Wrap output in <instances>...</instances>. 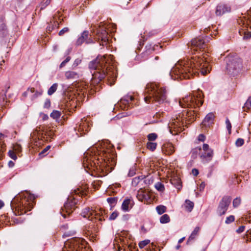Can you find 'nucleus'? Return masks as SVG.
I'll return each instance as SVG.
<instances>
[{
  "label": "nucleus",
  "instance_id": "1",
  "mask_svg": "<svg viewBox=\"0 0 251 251\" xmlns=\"http://www.w3.org/2000/svg\"><path fill=\"white\" fill-rule=\"evenodd\" d=\"M202 56H196L187 60H180L172 69L170 75L172 78L189 79L198 74L199 71L202 75L210 72L211 67L209 64L207 54L202 53Z\"/></svg>",
  "mask_w": 251,
  "mask_h": 251
},
{
  "label": "nucleus",
  "instance_id": "2",
  "mask_svg": "<svg viewBox=\"0 0 251 251\" xmlns=\"http://www.w3.org/2000/svg\"><path fill=\"white\" fill-rule=\"evenodd\" d=\"M106 63L105 56H103L98 57L89 63V67L92 75L91 84H97L106 77L108 80L114 79L116 77V71L111 67H106Z\"/></svg>",
  "mask_w": 251,
  "mask_h": 251
},
{
  "label": "nucleus",
  "instance_id": "3",
  "mask_svg": "<svg viewBox=\"0 0 251 251\" xmlns=\"http://www.w3.org/2000/svg\"><path fill=\"white\" fill-rule=\"evenodd\" d=\"M145 97L146 102H155L159 104L166 101L167 91L166 88L155 83H148L146 87Z\"/></svg>",
  "mask_w": 251,
  "mask_h": 251
},
{
  "label": "nucleus",
  "instance_id": "4",
  "mask_svg": "<svg viewBox=\"0 0 251 251\" xmlns=\"http://www.w3.org/2000/svg\"><path fill=\"white\" fill-rule=\"evenodd\" d=\"M11 209L16 215H23L33 208V201L30 200L26 196L23 195L16 196L11 201Z\"/></svg>",
  "mask_w": 251,
  "mask_h": 251
},
{
  "label": "nucleus",
  "instance_id": "5",
  "mask_svg": "<svg viewBox=\"0 0 251 251\" xmlns=\"http://www.w3.org/2000/svg\"><path fill=\"white\" fill-rule=\"evenodd\" d=\"M87 195V191L82 188L75 189L72 192L71 195L67 199L64 207L61 208V214L64 218H66L67 215H70L75 209V205L77 202V197H82Z\"/></svg>",
  "mask_w": 251,
  "mask_h": 251
},
{
  "label": "nucleus",
  "instance_id": "6",
  "mask_svg": "<svg viewBox=\"0 0 251 251\" xmlns=\"http://www.w3.org/2000/svg\"><path fill=\"white\" fill-rule=\"evenodd\" d=\"M95 150V148L89 149L84 153L83 166L85 171L89 173L98 169V166H100L99 163H101Z\"/></svg>",
  "mask_w": 251,
  "mask_h": 251
},
{
  "label": "nucleus",
  "instance_id": "7",
  "mask_svg": "<svg viewBox=\"0 0 251 251\" xmlns=\"http://www.w3.org/2000/svg\"><path fill=\"white\" fill-rule=\"evenodd\" d=\"M203 95L201 91H198L193 95H189L180 99L179 105L182 108H196L203 104Z\"/></svg>",
  "mask_w": 251,
  "mask_h": 251
},
{
  "label": "nucleus",
  "instance_id": "8",
  "mask_svg": "<svg viewBox=\"0 0 251 251\" xmlns=\"http://www.w3.org/2000/svg\"><path fill=\"white\" fill-rule=\"evenodd\" d=\"M86 242L82 238H72L64 243L62 251H86Z\"/></svg>",
  "mask_w": 251,
  "mask_h": 251
},
{
  "label": "nucleus",
  "instance_id": "9",
  "mask_svg": "<svg viewBox=\"0 0 251 251\" xmlns=\"http://www.w3.org/2000/svg\"><path fill=\"white\" fill-rule=\"evenodd\" d=\"M237 23L242 28L239 30V33L241 36H243L244 39H249L251 37V32L247 31L246 28L249 26L251 28V9L250 10L247 17L243 16L237 20Z\"/></svg>",
  "mask_w": 251,
  "mask_h": 251
},
{
  "label": "nucleus",
  "instance_id": "10",
  "mask_svg": "<svg viewBox=\"0 0 251 251\" xmlns=\"http://www.w3.org/2000/svg\"><path fill=\"white\" fill-rule=\"evenodd\" d=\"M103 213V210L101 208L93 210L88 207L83 209L81 214L83 217L88 218L89 220L96 222L97 219L100 222L104 220Z\"/></svg>",
  "mask_w": 251,
  "mask_h": 251
},
{
  "label": "nucleus",
  "instance_id": "11",
  "mask_svg": "<svg viewBox=\"0 0 251 251\" xmlns=\"http://www.w3.org/2000/svg\"><path fill=\"white\" fill-rule=\"evenodd\" d=\"M226 69L230 75H234L237 72H234V71L239 69L241 65V60L237 56L231 55L227 56L226 58Z\"/></svg>",
  "mask_w": 251,
  "mask_h": 251
},
{
  "label": "nucleus",
  "instance_id": "12",
  "mask_svg": "<svg viewBox=\"0 0 251 251\" xmlns=\"http://www.w3.org/2000/svg\"><path fill=\"white\" fill-rule=\"evenodd\" d=\"M131 238V235L126 231L121 232L118 236H116L115 240L118 244V251H121L122 249L121 245L122 247L125 245L127 246L130 244Z\"/></svg>",
  "mask_w": 251,
  "mask_h": 251
},
{
  "label": "nucleus",
  "instance_id": "13",
  "mask_svg": "<svg viewBox=\"0 0 251 251\" xmlns=\"http://www.w3.org/2000/svg\"><path fill=\"white\" fill-rule=\"evenodd\" d=\"M183 124L181 118L177 117L176 119H172L171 122L169 124V128H170V132L173 135H176L178 133L181 132L184 129Z\"/></svg>",
  "mask_w": 251,
  "mask_h": 251
},
{
  "label": "nucleus",
  "instance_id": "14",
  "mask_svg": "<svg viewBox=\"0 0 251 251\" xmlns=\"http://www.w3.org/2000/svg\"><path fill=\"white\" fill-rule=\"evenodd\" d=\"M231 198L229 196L224 197L219 203L217 212L219 216L224 215L231 202Z\"/></svg>",
  "mask_w": 251,
  "mask_h": 251
},
{
  "label": "nucleus",
  "instance_id": "15",
  "mask_svg": "<svg viewBox=\"0 0 251 251\" xmlns=\"http://www.w3.org/2000/svg\"><path fill=\"white\" fill-rule=\"evenodd\" d=\"M189 47H191V49L194 51H198V50L200 51H203V50L206 48V45L203 39L195 38L191 41L190 43L188 44Z\"/></svg>",
  "mask_w": 251,
  "mask_h": 251
},
{
  "label": "nucleus",
  "instance_id": "16",
  "mask_svg": "<svg viewBox=\"0 0 251 251\" xmlns=\"http://www.w3.org/2000/svg\"><path fill=\"white\" fill-rule=\"evenodd\" d=\"M133 100L134 98L133 96H126L121 99L120 101L115 105V106L116 108L120 107L122 110H127L132 106L131 102Z\"/></svg>",
  "mask_w": 251,
  "mask_h": 251
},
{
  "label": "nucleus",
  "instance_id": "17",
  "mask_svg": "<svg viewBox=\"0 0 251 251\" xmlns=\"http://www.w3.org/2000/svg\"><path fill=\"white\" fill-rule=\"evenodd\" d=\"M108 33L106 30V28L104 27H99L96 31V38L100 41V46H105L107 44L108 41Z\"/></svg>",
  "mask_w": 251,
  "mask_h": 251
},
{
  "label": "nucleus",
  "instance_id": "18",
  "mask_svg": "<svg viewBox=\"0 0 251 251\" xmlns=\"http://www.w3.org/2000/svg\"><path fill=\"white\" fill-rule=\"evenodd\" d=\"M202 149L204 152L201 155L200 157L203 163H206L212 159L213 155V151L209 149L207 144L203 145Z\"/></svg>",
  "mask_w": 251,
  "mask_h": 251
},
{
  "label": "nucleus",
  "instance_id": "19",
  "mask_svg": "<svg viewBox=\"0 0 251 251\" xmlns=\"http://www.w3.org/2000/svg\"><path fill=\"white\" fill-rule=\"evenodd\" d=\"M43 134H41L39 132V130L37 128L34 130L33 132L30 134V144L31 146H40L41 144L40 142V140L42 137Z\"/></svg>",
  "mask_w": 251,
  "mask_h": 251
},
{
  "label": "nucleus",
  "instance_id": "20",
  "mask_svg": "<svg viewBox=\"0 0 251 251\" xmlns=\"http://www.w3.org/2000/svg\"><path fill=\"white\" fill-rule=\"evenodd\" d=\"M230 7L226 4H219L217 7L215 14L217 16H221L223 14L230 11Z\"/></svg>",
  "mask_w": 251,
  "mask_h": 251
},
{
  "label": "nucleus",
  "instance_id": "21",
  "mask_svg": "<svg viewBox=\"0 0 251 251\" xmlns=\"http://www.w3.org/2000/svg\"><path fill=\"white\" fill-rule=\"evenodd\" d=\"M96 231L97 228H96L95 225L93 224H90L89 225H86L84 228V232H85V234L87 236H91L93 238L95 237Z\"/></svg>",
  "mask_w": 251,
  "mask_h": 251
},
{
  "label": "nucleus",
  "instance_id": "22",
  "mask_svg": "<svg viewBox=\"0 0 251 251\" xmlns=\"http://www.w3.org/2000/svg\"><path fill=\"white\" fill-rule=\"evenodd\" d=\"M162 151L167 154H171L175 151V149L172 144L166 143L163 145Z\"/></svg>",
  "mask_w": 251,
  "mask_h": 251
},
{
  "label": "nucleus",
  "instance_id": "23",
  "mask_svg": "<svg viewBox=\"0 0 251 251\" xmlns=\"http://www.w3.org/2000/svg\"><path fill=\"white\" fill-rule=\"evenodd\" d=\"M214 115L212 113H208L202 122V125L205 126H209L213 122Z\"/></svg>",
  "mask_w": 251,
  "mask_h": 251
},
{
  "label": "nucleus",
  "instance_id": "24",
  "mask_svg": "<svg viewBox=\"0 0 251 251\" xmlns=\"http://www.w3.org/2000/svg\"><path fill=\"white\" fill-rule=\"evenodd\" d=\"M171 183L174 185L177 189H180L181 187V182L179 177L177 176L173 177L171 179Z\"/></svg>",
  "mask_w": 251,
  "mask_h": 251
},
{
  "label": "nucleus",
  "instance_id": "25",
  "mask_svg": "<svg viewBox=\"0 0 251 251\" xmlns=\"http://www.w3.org/2000/svg\"><path fill=\"white\" fill-rule=\"evenodd\" d=\"M65 75L68 79H75L79 77V75L74 71H67L65 73Z\"/></svg>",
  "mask_w": 251,
  "mask_h": 251
},
{
  "label": "nucleus",
  "instance_id": "26",
  "mask_svg": "<svg viewBox=\"0 0 251 251\" xmlns=\"http://www.w3.org/2000/svg\"><path fill=\"white\" fill-rule=\"evenodd\" d=\"M148 197V193L144 192L142 189H140L137 194V198L140 201H143L144 200L147 199Z\"/></svg>",
  "mask_w": 251,
  "mask_h": 251
},
{
  "label": "nucleus",
  "instance_id": "27",
  "mask_svg": "<svg viewBox=\"0 0 251 251\" xmlns=\"http://www.w3.org/2000/svg\"><path fill=\"white\" fill-rule=\"evenodd\" d=\"M132 207V204L129 199L124 200L122 205V208L125 211H127Z\"/></svg>",
  "mask_w": 251,
  "mask_h": 251
},
{
  "label": "nucleus",
  "instance_id": "28",
  "mask_svg": "<svg viewBox=\"0 0 251 251\" xmlns=\"http://www.w3.org/2000/svg\"><path fill=\"white\" fill-rule=\"evenodd\" d=\"M200 228L199 227L197 226L195 227L193 231L192 232L191 234L189 236V237L188 239L187 240V244L189 242H190L191 240H194L196 237L198 235L199 231H200Z\"/></svg>",
  "mask_w": 251,
  "mask_h": 251
},
{
  "label": "nucleus",
  "instance_id": "29",
  "mask_svg": "<svg viewBox=\"0 0 251 251\" xmlns=\"http://www.w3.org/2000/svg\"><path fill=\"white\" fill-rule=\"evenodd\" d=\"M77 91L78 92V95H82L84 96L87 94V88L86 86H83V83H82L80 85L78 86Z\"/></svg>",
  "mask_w": 251,
  "mask_h": 251
},
{
  "label": "nucleus",
  "instance_id": "30",
  "mask_svg": "<svg viewBox=\"0 0 251 251\" xmlns=\"http://www.w3.org/2000/svg\"><path fill=\"white\" fill-rule=\"evenodd\" d=\"M7 102V100L5 92H2L0 94V104L2 106H5Z\"/></svg>",
  "mask_w": 251,
  "mask_h": 251
},
{
  "label": "nucleus",
  "instance_id": "31",
  "mask_svg": "<svg viewBox=\"0 0 251 251\" xmlns=\"http://www.w3.org/2000/svg\"><path fill=\"white\" fill-rule=\"evenodd\" d=\"M194 203L189 200H186L185 203V209L188 212H191L194 207Z\"/></svg>",
  "mask_w": 251,
  "mask_h": 251
},
{
  "label": "nucleus",
  "instance_id": "32",
  "mask_svg": "<svg viewBox=\"0 0 251 251\" xmlns=\"http://www.w3.org/2000/svg\"><path fill=\"white\" fill-rule=\"evenodd\" d=\"M144 177L143 176H139L135 177L132 179V185L134 187L137 186L140 182L144 179Z\"/></svg>",
  "mask_w": 251,
  "mask_h": 251
},
{
  "label": "nucleus",
  "instance_id": "33",
  "mask_svg": "<svg viewBox=\"0 0 251 251\" xmlns=\"http://www.w3.org/2000/svg\"><path fill=\"white\" fill-rule=\"evenodd\" d=\"M58 25L57 22H53V23L51 22L50 25H49L47 27V32L50 33L54 28L57 27Z\"/></svg>",
  "mask_w": 251,
  "mask_h": 251
},
{
  "label": "nucleus",
  "instance_id": "34",
  "mask_svg": "<svg viewBox=\"0 0 251 251\" xmlns=\"http://www.w3.org/2000/svg\"><path fill=\"white\" fill-rule=\"evenodd\" d=\"M61 115V112L54 110L50 113V116L53 119H58L60 117Z\"/></svg>",
  "mask_w": 251,
  "mask_h": 251
},
{
  "label": "nucleus",
  "instance_id": "35",
  "mask_svg": "<svg viewBox=\"0 0 251 251\" xmlns=\"http://www.w3.org/2000/svg\"><path fill=\"white\" fill-rule=\"evenodd\" d=\"M13 151L16 152L17 154H19L22 152V148L21 145L16 143L13 146Z\"/></svg>",
  "mask_w": 251,
  "mask_h": 251
},
{
  "label": "nucleus",
  "instance_id": "36",
  "mask_svg": "<svg viewBox=\"0 0 251 251\" xmlns=\"http://www.w3.org/2000/svg\"><path fill=\"white\" fill-rule=\"evenodd\" d=\"M58 85L57 83H54L48 90V94L49 95H52L57 90Z\"/></svg>",
  "mask_w": 251,
  "mask_h": 251
},
{
  "label": "nucleus",
  "instance_id": "37",
  "mask_svg": "<svg viewBox=\"0 0 251 251\" xmlns=\"http://www.w3.org/2000/svg\"><path fill=\"white\" fill-rule=\"evenodd\" d=\"M157 146V144L156 143L149 142L147 144V148L148 149L151 151H154Z\"/></svg>",
  "mask_w": 251,
  "mask_h": 251
},
{
  "label": "nucleus",
  "instance_id": "38",
  "mask_svg": "<svg viewBox=\"0 0 251 251\" xmlns=\"http://www.w3.org/2000/svg\"><path fill=\"white\" fill-rule=\"evenodd\" d=\"M243 108L244 111H247L251 109V96L246 101Z\"/></svg>",
  "mask_w": 251,
  "mask_h": 251
},
{
  "label": "nucleus",
  "instance_id": "39",
  "mask_svg": "<svg viewBox=\"0 0 251 251\" xmlns=\"http://www.w3.org/2000/svg\"><path fill=\"white\" fill-rule=\"evenodd\" d=\"M169 221L170 217L167 214H164L160 217V222L161 223L165 224L168 223Z\"/></svg>",
  "mask_w": 251,
  "mask_h": 251
},
{
  "label": "nucleus",
  "instance_id": "40",
  "mask_svg": "<svg viewBox=\"0 0 251 251\" xmlns=\"http://www.w3.org/2000/svg\"><path fill=\"white\" fill-rule=\"evenodd\" d=\"M154 187L158 191L160 192H163L165 189L164 185L160 182L156 183L154 185Z\"/></svg>",
  "mask_w": 251,
  "mask_h": 251
},
{
  "label": "nucleus",
  "instance_id": "41",
  "mask_svg": "<svg viewBox=\"0 0 251 251\" xmlns=\"http://www.w3.org/2000/svg\"><path fill=\"white\" fill-rule=\"evenodd\" d=\"M166 207L163 205H159L156 208L157 212L160 215L164 213L166 211Z\"/></svg>",
  "mask_w": 251,
  "mask_h": 251
},
{
  "label": "nucleus",
  "instance_id": "42",
  "mask_svg": "<svg viewBox=\"0 0 251 251\" xmlns=\"http://www.w3.org/2000/svg\"><path fill=\"white\" fill-rule=\"evenodd\" d=\"M147 138L150 141H153L157 138V135L155 133H150L147 136Z\"/></svg>",
  "mask_w": 251,
  "mask_h": 251
},
{
  "label": "nucleus",
  "instance_id": "43",
  "mask_svg": "<svg viewBox=\"0 0 251 251\" xmlns=\"http://www.w3.org/2000/svg\"><path fill=\"white\" fill-rule=\"evenodd\" d=\"M16 153H17L13 150H10L8 151V155L9 157L14 160H16L17 159Z\"/></svg>",
  "mask_w": 251,
  "mask_h": 251
},
{
  "label": "nucleus",
  "instance_id": "44",
  "mask_svg": "<svg viewBox=\"0 0 251 251\" xmlns=\"http://www.w3.org/2000/svg\"><path fill=\"white\" fill-rule=\"evenodd\" d=\"M187 114L188 116L190 117L189 119L190 121H193L196 118V113L194 111H190L187 113Z\"/></svg>",
  "mask_w": 251,
  "mask_h": 251
},
{
  "label": "nucleus",
  "instance_id": "45",
  "mask_svg": "<svg viewBox=\"0 0 251 251\" xmlns=\"http://www.w3.org/2000/svg\"><path fill=\"white\" fill-rule=\"evenodd\" d=\"M35 92V89L33 88H28L26 91L23 94V96L26 97L27 95L30 94H33Z\"/></svg>",
  "mask_w": 251,
  "mask_h": 251
},
{
  "label": "nucleus",
  "instance_id": "46",
  "mask_svg": "<svg viewBox=\"0 0 251 251\" xmlns=\"http://www.w3.org/2000/svg\"><path fill=\"white\" fill-rule=\"evenodd\" d=\"M117 198L114 197L108 198L107 199V202L111 205H114L115 204H116L117 202Z\"/></svg>",
  "mask_w": 251,
  "mask_h": 251
},
{
  "label": "nucleus",
  "instance_id": "47",
  "mask_svg": "<svg viewBox=\"0 0 251 251\" xmlns=\"http://www.w3.org/2000/svg\"><path fill=\"white\" fill-rule=\"evenodd\" d=\"M70 31L69 28L68 27H64L62 29H61L58 33V35L59 36H63L65 33L69 32Z\"/></svg>",
  "mask_w": 251,
  "mask_h": 251
},
{
  "label": "nucleus",
  "instance_id": "48",
  "mask_svg": "<svg viewBox=\"0 0 251 251\" xmlns=\"http://www.w3.org/2000/svg\"><path fill=\"white\" fill-rule=\"evenodd\" d=\"M4 137V135L2 133H0V151H3L4 150V144L1 142Z\"/></svg>",
  "mask_w": 251,
  "mask_h": 251
},
{
  "label": "nucleus",
  "instance_id": "49",
  "mask_svg": "<svg viewBox=\"0 0 251 251\" xmlns=\"http://www.w3.org/2000/svg\"><path fill=\"white\" fill-rule=\"evenodd\" d=\"M150 241L149 240H145L142 241H141L139 243V246L140 248H144L147 245H148L150 243Z\"/></svg>",
  "mask_w": 251,
  "mask_h": 251
},
{
  "label": "nucleus",
  "instance_id": "50",
  "mask_svg": "<svg viewBox=\"0 0 251 251\" xmlns=\"http://www.w3.org/2000/svg\"><path fill=\"white\" fill-rule=\"evenodd\" d=\"M241 203V199L237 198L235 199L233 201V206L234 207H238Z\"/></svg>",
  "mask_w": 251,
  "mask_h": 251
},
{
  "label": "nucleus",
  "instance_id": "51",
  "mask_svg": "<svg viewBox=\"0 0 251 251\" xmlns=\"http://www.w3.org/2000/svg\"><path fill=\"white\" fill-rule=\"evenodd\" d=\"M234 220H235L234 216L233 215H230L226 218L225 223L226 224H229L233 222L234 221Z\"/></svg>",
  "mask_w": 251,
  "mask_h": 251
},
{
  "label": "nucleus",
  "instance_id": "52",
  "mask_svg": "<svg viewBox=\"0 0 251 251\" xmlns=\"http://www.w3.org/2000/svg\"><path fill=\"white\" fill-rule=\"evenodd\" d=\"M244 143V141L243 139L241 138H238L235 142L236 146L237 147H241L242 146Z\"/></svg>",
  "mask_w": 251,
  "mask_h": 251
},
{
  "label": "nucleus",
  "instance_id": "53",
  "mask_svg": "<svg viewBox=\"0 0 251 251\" xmlns=\"http://www.w3.org/2000/svg\"><path fill=\"white\" fill-rule=\"evenodd\" d=\"M201 151V148H196V149H195L193 150L192 151V156L194 158L196 157V156H197L198 152V151Z\"/></svg>",
  "mask_w": 251,
  "mask_h": 251
},
{
  "label": "nucleus",
  "instance_id": "54",
  "mask_svg": "<svg viewBox=\"0 0 251 251\" xmlns=\"http://www.w3.org/2000/svg\"><path fill=\"white\" fill-rule=\"evenodd\" d=\"M71 59L70 56H67L66 58L60 64V68H62L66 65V64Z\"/></svg>",
  "mask_w": 251,
  "mask_h": 251
},
{
  "label": "nucleus",
  "instance_id": "55",
  "mask_svg": "<svg viewBox=\"0 0 251 251\" xmlns=\"http://www.w3.org/2000/svg\"><path fill=\"white\" fill-rule=\"evenodd\" d=\"M89 35V32L88 31H84L82 33L81 37L85 41H86V40L88 38Z\"/></svg>",
  "mask_w": 251,
  "mask_h": 251
},
{
  "label": "nucleus",
  "instance_id": "56",
  "mask_svg": "<svg viewBox=\"0 0 251 251\" xmlns=\"http://www.w3.org/2000/svg\"><path fill=\"white\" fill-rule=\"evenodd\" d=\"M33 93H34V94L31 97L32 100L35 99L38 96H41L42 94V92H38V91H36V92L35 91V92Z\"/></svg>",
  "mask_w": 251,
  "mask_h": 251
},
{
  "label": "nucleus",
  "instance_id": "57",
  "mask_svg": "<svg viewBox=\"0 0 251 251\" xmlns=\"http://www.w3.org/2000/svg\"><path fill=\"white\" fill-rule=\"evenodd\" d=\"M50 106V101L49 99H46L44 104V108H49Z\"/></svg>",
  "mask_w": 251,
  "mask_h": 251
},
{
  "label": "nucleus",
  "instance_id": "58",
  "mask_svg": "<svg viewBox=\"0 0 251 251\" xmlns=\"http://www.w3.org/2000/svg\"><path fill=\"white\" fill-rule=\"evenodd\" d=\"M118 216V213L116 212H113L109 217L110 220H115Z\"/></svg>",
  "mask_w": 251,
  "mask_h": 251
},
{
  "label": "nucleus",
  "instance_id": "59",
  "mask_svg": "<svg viewBox=\"0 0 251 251\" xmlns=\"http://www.w3.org/2000/svg\"><path fill=\"white\" fill-rule=\"evenodd\" d=\"M135 174V169L133 168L130 169L129 171L128 176H132Z\"/></svg>",
  "mask_w": 251,
  "mask_h": 251
},
{
  "label": "nucleus",
  "instance_id": "60",
  "mask_svg": "<svg viewBox=\"0 0 251 251\" xmlns=\"http://www.w3.org/2000/svg\"><path fill=\"white\" fill-rule=\"evenodd\" d=\"M226 125L227 128L228 130L230 132V131L231 130V124H230L229 121L228 120V119H226Z\"/></svg>",
  "mask_w": 251,
  "mask_h": 251
},
{
  "label": "nucleus",
  "instance_id": "61",
  "mask_svg": "<svg viewBox=\"0 0 251 251\" xmlns=\"http://www.w3.org/2000/svg\"><path fill=\"white\" fill-rule=\"evenodd\" d=\"M85 41L84 40H83L81 37H80L77 40V41H76V45L79 46V45H81L83 42H84Z\"/></svg>",
  "mask_w": 251,
  "mask_h": 251
},
{
  "label": "nucleus",
  "instance_id": "62",
  "mask_svg": "<svg viewBox=\"0 0 251 251\" xmlns=\"http://www.w3.org/2000/svg\"><path fill=\"white\" fill-rule=\"evenodd\" d=\"M50 148V146H48L46 147L39 154L40 155H43L44 153H45Z\"/></svg>",
  "mask_w": 251,
  "mask_h": 251
},
{
  "label": "nucleus",
  "instance_id": "63",
  "mask_svg": "<svg viewBox=\"0 0 251 251\" xmlns=\"http://www.w3.org/2000/svg\"><path fill=\"white\" fill-rule=\"evenodd\" d=\"M245 229V226H240L238 229H237L236 231L238 233H240L242 232Z\"/></svg>",
  "mask_w": 251,
  "mask_h": 251
},
{
  "label": "nucleus",
  "instance_id": "64",
  "mask_svg": "<svg viewBox=\"0 0 251 251\" xmlns=\"http://www.w3.org/2000/svg\"><path fill=\"white\" fill-rule=\"evenodd\" d=\"M192 173L194 176H197L199 174V171L196 169H193L192 171Z\"/></svg>",
  "mask_w": 251,
  "mask_h": 251
}]
</instances>
